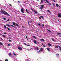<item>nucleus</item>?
<instances>
[{
	"label": "nucleus",
	"instance_id": "obj_1",
	"mask_svg": "<svg viewBox=\"0 0 61 61\" xmlns=\"http://www.w3.org/2000/svg\"><path fill=\"white\" fill-rule=\"evenodd\" d=\"M3 13L4 14H5V15L8 16H10V15L6 12L5 11H4Z\"/></svg>",
	"mask_w": 61,
	"mask_h": 61
},
{
	"label": "nucleus",
	"instance_id": "obj_2",
	"mask_svg": "<svg viewBox=\"0 0 61 61\" xmlns=\"http://www.w3.org/2000/svg\"><path fill=\"white\" fill-rule=\"evenodd\" d=\"M6 25L7 26H8L9 27H10V26H12V27H14V28H15V27L11 25H9L8 24H6Z\"/></svg>",
	"mask_w": 61,
	"mask_h": 61
},
{
	"label": "nucleus",
	"instance_id": "obj_3",
	"mask_svg": "<svg viewBox=\"0 0 61 61\" xmlns=\"http://www.w3.org/2000/svg\"><path fill=\"white\" fill-rule=\"evenodd\" d=\"M22 8V9L21 10V12L23 13H25V12H24V8Z\"/></svg>",
	"mask_w": 61,
	"mask_h": 61
},
{
	"label": "nucleus",
	"instance_id": "obj_4",
	"mask_svg": "<svg viewBox=\"0 0 61 61\" xmlns=\"http://www.w3.org/2000/svg\"><path fill=\"white\" fill-rule=\"evenodd\" d=\"M44 7V5H42L41 6V7H40V9L41 10H42L43 8Z\"/></svg>",
	"mask_w": 61,
	"mask_h": 61
},
{
	"label": "nucleus",
	"instance_id": "obj_5",
	"mask_svg": "<svg viewBox=\"0 0 61 61\" xmlns=\"http://www.w3.org/2000/svg\"><path fill=\"white\" fill-rule=\"evenodd\" d=\"M18 48L19 49V50H20V51H21L22 50V48L21 47H20V48L19 47V46H18Z\"/></svg>",
	"mask_w": 61,
	"mask_h": 61
},
{
	"label": "nucleus",
	"instance_id": "obj_6",
	"mask_svg": "<svg viewBox=\"0 0 61 61\" xmlns=\"http://www.w3.org/2000/svg\"><path fill=\"white\" fill-rule=\"evenodd\" d=\"M34 44H36V43H37V42L36 41V40H34Z\"/></svg>",
	"mask_w": 61,
	"mask_h": 61
},
{
	"label": "nucleus",
	"instance_id": "obj_7",
	"mask_svg": "<svg viewBox=\"0 0 61 61\" xmlns=\"http://www.w3.org/2000/svg\"><path fill=\"white\" fill-rule=\"evenodd\" d=\"M40 41H41V42H42V41H43V42H44V41H45V40L44 39H40Z\"/></svg>",
	"mask_w": 61,
	"mask_h": 61
},
{
	"label": "nucleus",
	"instance_id": "obj_8",
	"mask_svg": "<svg viewBox=\"0 0 61 61\" xmlns=\"http://www.w3.org/2000/svg\"><path fill=\"white\" fill-rule=\"evenodd\" d=\"M35 49L36 50H39V48L37 47H36Z\"/></svg>",
	"mask_w": 61,
	"mask_h": 61
},
{
	"label": "nucleus",
	"instance_id": "obj_9",
	"mask_svg": "<svg viewBox=\"0 0 61 61\" xmlns=\"http://www.w3.org/2000/svg\"><path fill=\"white\" fill-rule=\"evenodd\" d=\"M34 13H36V14H38V12H37V11H35V10H34Z\"/></svg>",
	"mask_w": 61,
	"mask_h": 61
},
{
	"label": "nucleus",
	"instance_id": "obj_10",
	"mask_svg": "<svg viewBox=\"0 0 61 61\" xmlns=\"http://www.w3.org/2000/svg\"><path fill=\"white\" fill-rule=\"evenodd\" d=\"M13 25H14L15 26H16V25H15V24H16V23L14 22H13L12 23Z\"/></svg>",
	"mask_w": 61,
	"mask_h": 61
},
{
	"label": "nucleus",
	"instance_id": "obj_11",
	"mask_svg": "<svg viewBox=\"0 0 61 61\" xmlns=\"http://www.w3.org/2000/svg\"><path fill=\"white\" fill-rule=\"evenodd\" d=\"M8 55L9 56H11V57H12V54L11 53H9L8 54Z\"/></svg>",
	"mask_w": 61,
	"mask_h": 61
},
{
	"label": "nucleus",
	"instance_id": "obj_12",
	"mask_svg": "<svg viewBox=\"0 0 61 61\" xmlns=\"http://www.w3.org/2000/svg\"><path fill=\"white\" fill-rule=\"evenodd\" d=\"M48 45L49 46H52V45L50 44V43H48Z\"/></svg>",
	"mask_w": 61,
	"mask_h": 61
},
{
	"label": "nucleus",
	"instance_id": "obj_13",
	"mask_svg": "<svg viewBox=\"0 0 61 61\" xmlns=\"http://www.w3.org/2000/svg\"><path fill=\"white\" fill-rule=\"evenodd\" d=\"M59 46L58 45L56 46H55V48H58Z\"/></svg>",
	"mask_w": 61,
	"mask_h": 61
},
{
	"label": "nucleus",
	"instance_id": "obj_14",
	"mask_svg": "<svg viewBox=\"0 0 61 61\" xmlns=\"http://www.w3.org/2000/svg\"><path fill=\"white\" fill-rule=\"evenodd\" d=\"M40 51H43V48H41L40 49Z\"/></svg>",
	"mask_w": 61,
	"mask_h": 61
},
{
	"label": "nucleus",
	"instance_id": "obj_15",
	"mask_svg": "<svg viewBox=\"0 0 61 61\" xmlns=\"http://www.w3.org/2000/svg\"><path fill=\"white\" fill-rule=\"evenodd\" d=\"M26 12H27V13H28V14H29V13L28 12V11L26 9Z\"/></svg>",
	"mask_w": 61,
	"mask_h": 61
},
{
	"label": "nucleus",
	"instance_id": "obj_16",
	"mask_svg": "<svg viewBox=\"0 0 61 61\" xmlns=\"http://www.w3.org/2000/svg\"><path fill=\"white\" fill-rule=\"evenodd\" d=\"M16 26H17V27H19V25H18V24H16Z\"/></svg>",
	"mask_w": 61,
	"mask_h": 61
},
{
	"label": "nucleus",
	"instance_id": "obj_17",
	"mask_svg": "<svg viewBox=\"0 0 61 61\" xmlns=\"http://www.w3.org/2000/svg\"><path fill=\"white\" fill-rule=\"evenodd\" d=\"M47 50H48V51L49 52V51H50L49 49V48H47Z\"/></svg>",
	"mask_w": 61,
	"mask_h": 61
},
{
	"label": "nucleus",
	"instance_id": "obj_18",
	"mask_svg": "<svg viewBox=\"0 0 61 61\" xmlns=\"http://www.w3.org/2000/svg\"><path fill=\"white\" fill-rule=\"evenodd\" d=\"M56 6H57V7H58V6L59 5H58V4H56Z\"/></svg>",
	"mask_w": 61,
	"mask_h": 61
},
{
	"label": "nucleus",
	"instance_id": "obj_19",
	"mask_svg": "<svg viewBox=\"0 0 61 61\" xmlns=\"http://www.w3.org/2000/svg\"><path fill=\"white\" fill-rule=\"evenodd\" d=\"M56 56H59V54H56Z\"/></svg>",
	"mask_w": 61,
	"mask_h": 61
},
{
	"label": "nucleus",
	"instance_id": "obj_20",
	"mask_svg": "<svg viewBox=\"0 0 61 61\" xmlns=\"http://www.w3.org/2000/svg\"><path fill=\"white\" fill-rule=\"evenodd\" d=\"M43 0H41V3H43Z\"/></svg>",
	"mask_w": 61,
	"mask_h": 61
},
{
	"label": "nucleus",
	"instance_id": "obj_21",
	"mask_svg": "<svg viewBox=\"0 0 61 61\" xmlns=\"http://www.w3.org/2000/svg\"><path fill=\"white\" fill-rule=\"evenodd\" d=\"M46 2L47 3H49V2H48V1L47 0H46Z\"/></svg>",
	"mask_w": 61,
	"mask_h": 61
},
{
	"label": "nucleus",
	"instance_id": "obj_22",
	"mask_svg": "<svg viewBox=\"0 0 61 61\" xmlns=\"http://www.w3.org/2000/svg\"><path fill=\"white\" fill-rule=\"evenodd\" d=\"M4 27H5V28H7V27H6V26H5V25H4Z\"/></svg>",
	"mask_w": 61,
	"mask_h": 61
},
{
	"label": "nucleus",
	"instance_id": "obj_23",
	"mask_svg": "<svg viewBox=\"0 0 61 61\" xmlns=\"http://www.w3.org/2000/svg\"><path fill=\"white\" fill-rule=\"evenodd\" d=\"M4 12V11H2L1 10L0 11V13H3Z\"/></svg>",
	"mask_w": 61,
	"mask_h": 61
},
{
	"label": "nucleus",
	"instance_id": "obj_24",
	"mask_svg": "<svg viewBox=\"0 0 61 61\" xmlns=\"http://www.w3.org/2000/svg\"><path fill=\"white\" fill-rule=\"evenodd\" d=\"M47 11L48 12H49V13H50L51 12L49 10H47Z\"/></svg>",
	"mask_w": 61,
	"mask_h": 61
},
{
	"label": "nucleus",
	"instance_id": "obj_25",
	"mask_svg": "<svg viewBox=\"0 0 61 61\" xmlns=\"http://www.w3.org/2000/svg\"><path fill=\"white\" fill-rule=\"evenodd\" d=\"M7 28H8V30H9V31H10V28H9L8 27H7Z\"/></svg>",
	"mask_w": 61,
	"mask_h": 61
},
{
	"label": "nucleus",
	"instance_id": "obj_26",
	"mask_svg": "<svg viewBox=\"0 0 61 61\" xmlns=\"http://www.w3.org/2000/svg\"><path fill=\"white\" fill-rule=\"evenodd\" d=\"M47 30L48 31H49V32H50V33H51V30H49L48 29H47Z\"/></svg>",
	"mask_w": 61,
	"mask_h": 61
},
{
	"label": "nucleus",
	"instance_id": "obj_27",
	"mask_svg": "<svg viewBox=\"0 0 61 61\" xmlns=\"http://www.w3.org/2000/svg\"><path fill=\"white\" fill-rule=\"evenodd\" d=\"M42 45L43 46H44V47H46V46H45L44 45V44H43L42 43Z\"/></svg>",
	"mask_w": 61,
	"mask_h": 61
},
{
	"label": "nucleus",
	"instance_id": "obj_28",
	"mask_svg": "<svg viewBox=\"0 0 61 61\" xmlns=\"http://www.w3.org/2000/svg\"><path fill=\"white\" fill-rule=\"evenodd\" d=\"M33 38H36V36H33Z\"/></svg>",
	"mask_w": 61,
	"mask_h": 61
},
{
	"label": "nucleus",
	"instance_id": "obj_29",
	"mask_svg": "<svg viewBox=\"0 0 61 61\" xmlns=\"http://www.w3.org/2000/svg\"><path fill=\"white\" fill-rule=\"evenodd\" d=\"M13 53L14 56H16V54H15V52H13Z\"/></svg>",
	"mask_w": 61,
	"mask_h": 61
},
{
	"label": "nucleus",
	"instance_id": "obj_30",
	"mask_svg": "<svg viewBox=\"0 0 61 61\" xmlns=\"http://www.w3.org/2000/svg\"><path fill=\"white\" fill-rule=\"evenodd\" d=\"M51 39L52 41H55V40L54 39L52 38Z\"/></svg>",
	"mask_w": 61,
	"mask_h": 61
},
{
	"label": "nucleus",
	"instance_id": "obj_31",
	"mask_svg": "<svg viewBox=\"0 0 61 61\" xmlns=\"http://www.w3.org/2000/svg\"><path fill=\"white\" fill-rule=\"evenodd\" d=\"M0 45H3V44H2V43L1 42H0Z\"/></svg>",
	"mask_w": 61,
	"mask_h": 61
},
{
	"label": "nucleus",
	"instance_id": "obj_32",
	"mask_svg": "<svg viewBox=\"0 0 61 61\" xmlns=\"http://www.w3.org/2000/svg\"><path fill=\"white\" fill-rule=\"evenodd\" d=\"M41 18H42V19H44V17H43V16H41Z\"/></svg>",
	"mask_w": 61,
	"mask_h": 61
},
{
	"label": "nucleus",
	"instance_id": "obj_33",
	"mask_svg": "<svg viewBox=\"0 0 61 61\" xmlns=\"http://www.w3.org/2000/svg\"><path fill=\"white\" fill-rule=\"evenodd\" d=\"M42 26H45V25L44 24H43L42 25Z\"/></svg>",
	"mask_w": 61,
	"mask_h": 61
},
{
	"label": "nucleus",
	"instance_id": "obj_34",
	"mask_svg": "<svg viewBox=\"0 0 61 61\" xmlns=\"http://www.w3.org/2000/svg\"><path fill=\"white\" fill-rule=\"evenodd\" d=\"M4 20H5V19H6V18H3Z\"/></svg>",
	"mask_w": 61,
	"mask_h": 61
},
{
	"label": "nucleus",
	"instance_id": "obj_35",
	"mask_svg": "<svg viewBox=\"0 0 61 61\" xmlns=\"http://www.w3.org/2000/svg\"><path fill=\"white\" fill-rule=\"evenodd\" d=\"M58 35H61V33H58Z\"/></svg>",
	"mask_w": 61,
	"mask_h": 61
},
{
	"label": "nucleus",
	"instance_id": "obj_36",
	"mask_svg": "<svg viewBox=\"0 0 61 61\" xmlns=\"http://www.w3.org/2000/svg\"><path fill=\"white\" fill-rule=\"evenodd\" d=\"M4 34L5 35H6V32H4Z\"/></svg>",
	"mask_w": 61,
	"mask_h": 61
},
{
	"label": "nucleus",
	"instance_id": "obj_37",
	"mask_svg": "<svg viewBox=\"0 0 61 61\" xmlns=\"http://www.w3.org/2000/svg\"><path fill=\"white\" fill-rule=\"evenodd\" d=\"M2 36H3V37H5V36L4 35H3Z\"/></svg>",
	"mask_w": 61,
	"mask_h": 61
},
{
	"label": "nucleus",
	"instance_id": "obj_38",
	"mask_svg": "<svg viewBox=\"0 0 61 61\" xmlns=\"http://www.w3.org/2000/svg\"><path fill=\"white\" fill-rule=\"evenodd\" d=\"M18 3H21V1H18Z\"/></svg>",
	"mask_w": 61,
	"mask_h": 61
},
{
	"label": "nucleus",
	"instance_id": "obj_39",
	"mask_svg": "<svg viewBox=\"0 0 61 61\" xmlns=\"http://www.w3.org/2000/svg\"><path fill=\"white\" fill-rule=\"evenodd\" d=\"M9 42H11V40H9Z\"/></svg>",
	"mask_w": 61,
	"mask_h": 61
},
{
	"label": "nucleus",
	"instance_id": "obj_40",
	"mask_svg": "<svg viewBox=\"0 0 61 61\" xmlns=\"http://www.w3.org/2000/svg\"><path fill=\"white\" fill-rule=\"evenodd\" d=\"M41 17H39V19H41Z\"/></svg>",
	"mask_w": 61,
	"mask_h": 61
},
{
	"label": "nucleus",
	"instance_id": "obj_41",
	"mask_svg": "<svg viewBox=\"0 0 61 61\" xmlns=\"http://www.w3.org/2000/svg\"><path fill=\"white\" fill-rule=\"evenodd\" d=\"M59 48H60V49H61V47L60 46H59Z\"/></svg>",
	"mask_w": 61,
	"mask_h": 61
},
{
	"label": "nucleus",
	"instance_id": "obj_42",
	"mask_svg": "<svg viewBox=\"0 0 61 61\" xmlns=\"http://www.w3.org/2000/svg\"><path fill=\"white\" fill-rule=\"evenodd\" d=\"M8 46H11V45H10V44H8Z\"/></svg>",
	"mask_w": 61,
	"mask_h": 61
},
{
	"label": "nucleus",
	"instance_id": "obj_43",
	"mask_svg": "<svg viewBox=\"0 0 61 61\" xmlns=\"http://www.w3.org/2000/svg\"><path fill=\"white\" fill-rule=\"evenodd\" d=\"M49 5H51V3H49Z\"/></svg>",
	"mask_w": 61,
	"mask_h": 61
},
{
	"label": "nucleus",
	"instance_id": "obj_44",
	"mask_svg": "<svg viewBox=\"0 0 61 61\" xmlns=\"http://www.w3.org/2000/svg\"><path fill=\"white\" fill-rule=\"evenodd\" d=\"M26 38H27V36H26Z\"/></svg>",
	"mask_w": 61,
	"mask_h": 61
},
{
	"label": "nucleus",
	"instance_id": "obj_45",
	"mask_svg": "<svg viewBox=\"0 0 61 61\" xmlns=\"http://www.w3.org/2000/svg\"><path fill=\"white\" fill-rule=\"evenodd\" d=\"M53 6H55V4H53Z\"/></svg>",
	"mask_w": 61,
	"mask_h": 61
},
{
	"label": "nucleus",
	"instance_id": "obj_46",
	"mask_svg": "<svg viewBox=\"0 0 61 61\" xmlns=\"http://www.w3.org/2000/svg\"><path fill=\"white\" fill-rule=\"evenodd\" d=\"M30 46V45H29V44L27 45V46Z\"/></svg>",
	"mask_w": 61,
	"mask_h": 61
},
{
	"label": "nucleus",
	"instance_id": "obj_47",
	"mask_svg": "<svg viewBox=\"0 0 61 61\" xmlns=\"http://www.w3.org/2000/svg\"><path fill=\"white\" fill-rule=\"evenodd\" d=\"M7 21H9V19H8L7 20Z\"/></svg>",
	"mask_w": 61,
	"mask_h": 61
},
{
	"label": "nucleus",
	"instance_id": "obj_48",
	"mask_svg": "<svg viewBox=\"0 0 61 61\" xmlns=\"http://www.w3.org/2000/svg\"><path fill=\"white\" fill-rule=\"evenodd\" d=\"M38 25H40H40H40V24H38Z\"/></svg>",
	"mask_w": 61,
	"mask_h": 61
},
{
	"label": "nucleus",
	"instance_id": "obj_49",
	"mask_svg": "<svg viewBox=\"0 0 61 61\" xmlns=\"http://www.w3.org/2000/svg\"><path fill=\"white\" fill-rule=\"evenodd\" d=\"M31 10H33V8H31Z\"/></svg>",
	"mask_w": 61,
	"mask_h": 61
},
{
	"label": "nucleus",
	"instance_id": "obj_50",
	"mask_svg": "<svg viewBox=\"0 0 61 61\" xmlns=\"http://www.w3.org/2000/svg\"><path fill=\"white\" fill-rule=\"evenodd\" d=\"M53 0V2H55V0Z\"/></svg>",
	"mask_w": 61,
	"mask_h": 61
},
{
	"label": "nucleus",
	"instance_id": "obj_51",
	"mask_svg": "<svg viewBox=\"0 0 61 61\" xmlns=\"http://www.w3.org/2000/svg\"><path fill=\"white\" fill-rule=\"evenodd\" d=\"M9 5H10L11 6V4H10Z\"/></svg>",
	"mask_w": 61,
	"mask_h": 61
},
{
	"label": "nucleus",
	"instance_id": "obj_52",
	"mask_svg": "<svg viewBox=\"0 0 61 61\" xmlns=\"http://www.w3.org/2000/svg\"><path fill=\"white\" fill-rule=\"evenodd\" d=\"M9 38H10V39H11V37H9Z\"/></svg>",
	"mask_w": 61,
	"mask_h": 61
},
{
	"label": "nucleus",
	"instance_id": "obj_53",
	"mask_svg": "<svg viewBox=\"0 0 61 61\" xmlns=\"http://www.w3.org/2000/svg\"><path fill=\"white\" fill-rule=\"evenodd\" d=\"M60 51H61V49H60Z\"/></svg>",
	"mask_w": 61,
	"mask_h": 61
},
{
	"label": "nucleus",
	"instance_id": "obj_54",
	"mask_svg": "<svg viewBox=\"0 0 61 61\" xmlns=\"http://www.w3.org/2000/svg\"><path fill=\"white\" fill-rule=\"evenodd\" d=\"M59 6V7H60V6L59 5V6Z\"/></svg>",
	"mask_w": 61,
	"mask_h": 61
},
{
	"label": "nucleus",
	"instance_id": "obj_55",
	"mask_svg": "<svg viewBox=\"0 0 61 61\" xmlns=\"http://www.w3.org/2000/svg\"><path fill=\"white\" fill-rule=\"evenodd\" d=\"M1 40H3V38H1Z\"/></svg>",
	"mask_w": 61,
	"mask_h": 61
},
{
	"label": "nucleus",
	"instance_id": "obj_56",
	"mask_svg": "<svg viewBox=\"0 0 61 61\" xmlns=\"http://www.w3.org/2000/svg\"><path fill=\"white\" fill-rule=\"evenodd\" d=\"M24 44H25V45H26V46H27V45H26V44H25V43Z\"/></svg>",
	"mask_w": 61,
	"mask_h": 61
},
{
	"label": "nucleus",
	"instance_id": "obj_57",
	"mask_svg": "<svg viewBox=\"0 0 61 61\" xmlns=\"http://www.w3.org/2000/svg\"><path fill=\"white\" fill-rule=\"evenodd\" d=\"M0 35H2V34L0 33Z\"/></svg>",
	"mask_w": 61,
	"mask_h": 61
},
{
	"label": "nucleus",
	"instance_id": "obj_58",
	"mask_svg": "<svg viewBox=\"0 0 61 61\" xmlns=\"http://www.w3.org/2000/svg\"><path fill=\"white\" fill-rule=\"evenodd\" d=\"M40 52V50L39 51V52Z\"/></svg>",
	"mask_w": 61,
	"mask_h": 61
},
{
	"label": "nucleus",
	"instance_id": "obj_59",
	"mask_svg": "<svg viewBox=\"0 0 61 61\" xmlns=\"http://www.w3.org/2000/svg\"><path fill=\"white\" fill-rule=\"evenodd\" d=\"M33 49V48H31V49Z\"/></svg>",
	"mask_w": 61,
	"mask_h": 61
},
{
	"label": "nucleus",
	"instance_id": "obj_60",
	"mask_svg": "<svg viewBox=\"0 0 61 61\" xmlns=\"http://www.w3.org/2000/svg\"><path fill=\"white\" fill-rule=\"evenodd\" d=\"M22 27H23V28H24V27L23 26H22Z\"/></svg>",
	"mask_w": 61,
	"mask_h": 61
},
{
	"label": "nucleus",
	"instance_id": "obj_61",
	"mask_svg": "<svg viewBox=\"0 0 61 61\" xmlns=\"http://www.w3.org/2000/svg\"><path fill=\"white\" fill-rule=\"evenodd\" d=\"M37 1H39V0H36Z\"/></svg>",
	"mask_w": 61,
	"mask_h": 61
},
{
	"label": "nucleus",
	"instance_id": "obj_62",
	"mask_svg": "<svg viewBox=\"0 0 61 61\" xmlns=\"http://www.w3.org/2000/svg\"><path fill=\"white\" fill-rule=\"evenodd\" d=\"M61 36H61L60 35V36Z\"/></svg>",
	"mask_w": 61,
	"mask_h": 61
},
{
	"label": "nucleus",
	"instance_id": "obj_63",
	"mask_svg": "<svg viewBox=\"0 0 61 61\" xmlns=\"http://www.w3.org/2000/svg\"><path fill=\"white\" fill-rule=\"evenodd\" d=\"M5 22H7V21H5Z\"/></svg>",
	"mask_w": 61,
	"mask_h": 61
},
{
	"label": "nucleus",
	"instance_id": "obj_64",
	"mask_svg": "<svg viewBox=\"0 0 61 61\" xmlns=\"http://www.w3.org/2000/svg\"><path fill=\"white\" fill-rule=\"evenodd\" d=\"M26 61H27V60H26Z\"/></svg>",
	"mask_w": 61,
	"mask_h": 61
}]
</instances>
